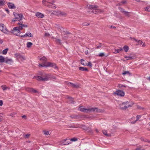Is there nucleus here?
Wrapping results in <instances>:
<instances>
[{"label": "nucleus", "instance_id": "48", "mask_svg": "<svg viewBox=\"0 0 150 150\" xmlns=\"http://www.w3.org/2000/svg\"><path fill=\"white\" fill-rule=\"evenodd\" d=\"M99 44H100V45L98 46L97 47V49H100L101 47V43H100Z\"/></svg>", "mask_w": 150, "mask_h": 150}, {"label": "nucleus", "instance_id": "59", "mask_svg": "<svg viewBox=\"0 0 150 150\" xmlns=\"http://www.w3.org/2000/svg\"><path fill=\"white\" fill-rule=\"evenodd\" d=\"M3 40L0 39V44H1L3 42Z\"/></svg>", "mask_w": 150, "mask_h": 150}, {"label": "nucleus", "instance_id": "10", "mask_svg": "<svg viewBox=\"0 0 150 150\" xmlns=\"http://www.w3.org/2000/svg\"><path fill=\"white\" fill-rule=\"evenodd\" d=\"M14 16L17 18L18 21H21L23 18V15L21 14L16 13L14 15Z\"/></svg>", "mask_w": 150, "mask_h": 150}, {"label": "nucleus", "instance_id": "46", "mask_svg": "<svg viewBox=\"0 0 150 150\" xmlns=\"http://www.w3.org/2000/svg\"><path fill=\"white\" fill-rule=\"evenodd\" d=\"M118 87L120 88H122L123 87H126V86L122 84H119L118 85Z\"/></svg>", "mask_w": 150, "mask_h": 150}, {"label": "nucleus", "instance_id": "8", "mask_svg": "<svg viewBox=\"0 0 150 150\" xmlns=\"http://www.w3.org/2000/svg\"><path fill=\"white\" fill-rule=\"evenodd\" d=\"M0 30L4 33H7L8 32L6 27L3 24H0Z\"/></svg>", "mask_w": 150, "mask_h": 150}, {"label": "nucleus", "instance_id": "11", "mask_svg": "<svg viewBox=\"0 0 150 150\" xmlns=\"http://www.w3.org/2000/svg\"><path fill=\"white\" fill-rule=\"evenodd\" d=\"M8 6V8L10 9H15L16 7L14 4L11 3H8L7 4Z\"/></svg>", "mask_w": 150, "mask_h": 150}, {"label": "nucleus", "instance_id": "45", "mask_svg": "<svg viewBox=\"0 0 150 150\" xmlns=\"http://www.w3.org/2000/svg\"><path fill=\"white\" fill-rule=\"evenodd\" d=\"M141 140L142 141H144V142H149V141L146 139H144L143 138H142L141 139Z\"/></svg>", "mask_w": 150, "mask_h": 150}, {"label": "nucleus", "instance_id": "6", "mask_svg": "<svg viewBox=\"0 0 150 150\" xmlns=\"http://www.w3.org/2000/svg\"><path fill=\"white\" fill-rule=\"evenodd\" d=\"M42 3L44 5L50 8L55 9L57 7L54 4L52 3H50L48 1H46L45 0H43Z\"/></svg>", "mask_w": 150, "mask_h": 150}, {"label": "nucleus", "instance_id": "19", "mask_svg": "<svg viewBox=\"0 0 150 150\" xmlns=\"http://www.w3.org/2000/svg\"><path fill=\"white\" fill-rule=\"evenodd\" d=\"M79 69L81 71H88V69L84 67H80L79 68Z\"/></svg>", "mask_w": 150, "mask_h": 150}, {"label": "nucleus", "instance_id": "9", "mask_svg": "<svg viewBox=\"0 0 150 150\" xmlns=\"http://www.w3.org/2000/svg\"><path fill=\"white\" fill-rule=\"evenodd\" d=\"M114 94L120 96H124L125 93L124 92L121 90L116 91L115 92H114Z\"/></svg>", "mask_w": 150, "mask_h": 150}, {"label": "nucleus", "instance_id": "49", "mask_svg": "<svg viewBox=\"0 0 150 150\" xmlns=\"http://www.w3.org/2000/svg\"><path fill=\"white\" fill-rule=\"evenodd\" d=\"M126 2L127 1L126 0H123L121 2V3L122 4H125L126 3Z\"/></svg>", "mask_w": 150, "mask_h": 150}, {"label": "nucleus", "instance_id": "63", "mask_svg": "<svg viewBox=\"0 0 150 150\" xmlns=\"http://www.w3.org/2000/svg\"><path fill=\"white\" fill-rule=\"evenodd\" d=\"M137 1H139L140 0H135Z\"/></svg>", "mask_w": 150, "mask_h": 150}, {"label": "nucleus", "instance_id": "42", "mask_svg": "<svg viewBox=\"0 0 150 150\" xmlns=\"http://www.w3.org/2000/svg\"><path fill=\"white\" fill-rule=\"evenodd\" d=\"M17 32H18V31H17L15 30H13L12 31V33H13V34L14 35H17Z\"/></svg>", "mask_w": 150, "mask_h": 150}, {"label": "nucleus", "instance_id": "15", "mask_svg": "<svg viewBox=\"0 0 150 150\" xmlns=\"http://www.w3.org/2000/svg\"><path fill=\"white\" fill-rule=\"evenodd\" d=\"M27 91L33 93H38V92L36 90L33 88H28L27 89Z\"/></svg>", "mask_w": 150, "mask_h": 150}, {"label": "nucleus", "instance_id": "52", "mask_svg": "<svg viewBox=\"0 0 150 150\" xmlns=\"http://www.w3.org/2000/svg\"><path fill=\"white\" fill-rule=\"evenodd\" d=\"M30 134H26V135H25V137L26 138H28V137H29V136H30Z\"/></svg>", "mask_w": 150, "mask_h": 150}, {"label": "nucleus", "instance_id": "24", "mask_svg": "<svg viewBox=\"0 0 150 150\" xmlns=\"http://www.w3.org/2000/svg\"><path fill=\"white\" fill-rule=\"evenodd\" d=\"M98 56L101 57H102L103 56L107 57L108 56V54H105L103 52H101L99 53V54L98 55Z\"/></svg>", "mask_w": 150, "mask_h": 150}, {"label": "nucleus", "instance_id": "33", "mask_svg": "<svg viewBox=\"0 0 150 150\" xmlns=\"http://www.w3.org/2000/svg\"><path fill=\"white\" fill-rule=\"evenodd\" d=\"M5 61L4 57L1 56H0V62L3 63Z\"/></svg>", "mask_w": 150, "mask_h": 150}, {"label": "nucleus", "instance_id": "16", "mask_svg": "<svg viewBox=\"0 0 150 150\" xmlns=\"http://www.w3.org/2000/svg\"><path fill=\"white\" fill-rule=\"evenodd\" d=\"M67 83L69 86L71 85V87H73L77 88L78 86L76 85L75 84L69 82H67Z\"/></svg>", "mask_w": 150, "mask_h": 150}, {"label": "nucleus", "instance_id": "32", "mask_svg": "<svg viewBox=\"0 0 150 150\" xmlns=\"http://www.w3.org/2000/svg\"><path fill=\"white\" fill-rule=\"evenodd\" d=\"M123 48L126 52H127L129 49V47L126 45Z\"/></svg>", "mask_w": 150, "mask_h": 150}, {"label": "nucleus", "instance_id": "29", "mask_svg": "<svg viewBox=\"0 0 150 150\" xmlns=\"http://www.w3.org/2000/svg\"><path fill=\"white\" fill-rule=\"evenodd\" d=\"M103 132L104 134L107 137H110V134H107V132L106 130H103Z\"/></svg>", "mask_w": 150, "mask_h": 150}, {"label": "nucleus", "instance_id": "22", "mask_svg": "<svg viewBox=\"0 0 150 150\" xmlns=\"http://www.w3.org/2000/svg\"><path fill=\"white\" fill-rule=\"evenodd\" d=\"M145 149L143 146H139L136 149V150H145Z\"/></svg>", "mask_w": 150, "mask_h": 150}, {"label": "nucleus", "instance_id": "30", "mask_svg": "<svg viewBox=\"0 0 150 150\" xmlns=\"http://www.w3.org/2000/svg\"><path fill=\"white\" fill-rule=\"evenodd\" d=\"M6 3V1L4 0H0V6H4Z\"/></svg>", "mask_w": 150, "mask_h": 150}, {"label": "nucleus", "instance_id": "53", "mask_svg": "<svg viewBox=\"0 0 150 150\" xmlns=\"http://www.w3.org/2000/svg\"><path fill=\"white\" fill-rule=\"evenodd\" d=\"M18 21V20H17V18H16V17H15V18H14L13 20H12V21H14V22H15V21Z\"/></svg>", "mask_w": 150, "mask_h": 150}, {"label": "nucleus", "instance_id": "27", "mask_svg": "<svg viewBox=\"0 0 150 150\" xmlns=\"http://www.w3.org/2000/svg\"><path fill=\"white\" fill-rule=\"evenodd\" d=\"M141 117V115H137L136 116V118H137L136 120H135V121H134V122H131V123H132L133 124L135 123L139 119V118H140Z\"/></svg>", "mask_w": 150, "mask_h": 150}, {"label": "nucleus", "instance_id": "56", "mask_svg": "<svg viewBox=\"0 0 150 150\" xmlns=\"http://www.w3.org/2000/svg\"><path fill=\"white\" fill-rule=\"evenodd\" d=\"M88 50H86L85 51V54L86 55H88Z\"/></svg>", "mask_w": 150, "mask_h": 150}, {"label": "nucleus", "instance_id": "23", "mask_svg": "<svg viewBox=\"0 0 150 150\" xmlns=\"http://www.w3.org/2000/svg\"><path fill=\"white\" fill-rule=\"evenodd\" d=\"M68 99L69 100V103L73 104L74 103V101L72 98L71 97H68Z\"/></svg>", "mask_w": 150, "mask_h": 150}, {"label": "nucleus", "instance_id": "7", "mask_svg": "<svg viewBox=\"0 0 150 150\" xmlns=\"http://www.w3.org/2000/svg\"><path fill=\"white\" fill-rule=\"evenodd\" d=\"M129 106H130V105L127 101L122 103L120 105L121 108L122 109H126Z\"/></svg>", "mask_w": 150, "mask_h": 150}, {"label": "nucleus", "instance_id": "25", "mask_svg": "<svg viewBox=\"0 0 150 150\" xmlns=\"http://www.w3.org/2000/svg\"><path fill=\"white\" fill-rule=\"evenodd\" d=\"M133 40H134L136 41V42L137 43H138V44H139L140 45H142L143 42L142 41L140 40H137L136 39H135V38H133Z\"/></svg>", "mask_w": 150, "mask_h": 150}, {"label": "nucleus", "instance_id": "18", "mask_svg": "<svg viewBox=\"0 0 150 150\" xmlns=\"http://www.w3.org/2000/svg\"><path fill=\"white\" fill-rule=\"evenodd\" d=\"M5 62L7 64H11L13 62L12 60L11 59H6L5 61Z\"/></svg>", "mask_w": 150, "mask_h": 150}, {"label": "nucleus", "instance_id": "4", "mask_svg": "<svg viewBox=\"0 0 150 150\" xmlns=\"http://www.w3.org/2000/svg\"><path fill=\"white\" fill-rule=\"evenodd\" d=\"M88 8L89 9L92 10L91 12L95 14L103 12V10L98 9V6L96 5L89 6Z\"/></svg>", "mask_w": 150, "mask_h": 150}, {"label": "nucleus", "instance_id": "31", "mask_svg": "<svg viewBox=\"0 0 150 150\" xmlns=\"http://www.w3.org/2000/svg\"><path fill=\"white\" fill-rule=\"evenodd\" d=\"M43 132H44V134L45 135H50V134L49 131L44 130Z\"/></svg>", "mask_w": 150, "mask_h": 150}, {"label": "nucleus", "instance_id": "61", "mask_svg": "<svg viewBox=\"0 0 150 150\" xmlns=\"http://www.w3.org/2000/svg\"><path fill=\"white\" fill-rule=\"evenodd\" d=\"M130 39H131V40H133V38H132V37H130Z\"/></svg>", "mask_w": 150, "mask_h": 150}, {"label": "nucleus", "instance_id": "5", "mask_svg": "<svg viewBox=\"0 0 150 150\" xmlns=\"http://www.w3.org/2000/svg\"><path fill=\"white\" fill-rule=\"evenodd\" d=\"M18 24L19 25V26H17L14 27L13 28L14 30L17 31H20L23 28H27L28 26L26 25L23 24L21 22L18 23Z\"/></svg>", "mask_w": 150, "mask_h": 150}, {"label": "nucleus", "instance_id": "21", "mask_svg": "<svg viewBox=\"0 0 150 150\" xmlns=\"http://www.w3.org/2000/svg\"><path fill=\"white\" fill-rule=\"evenodd\" d=\"M144 10L148 12H150V5L144 8Z\"/></svg>", "mask_w": 150, "mask_h": 150}, {"label": "nucleus", "instance_id": "51", "mask_svg": "<svg viewBox=\"0 0 150 150\" xmlns=\"http://www.w3.org/2000/svg\"><path fill=\"white\" fill-rule=\"evenodd\" d=\"M50 35V34L48 33H45V36H49Z\"/></svg>", "mask_w": 150, "mask_h": 150}, {"label": "nucleus", "instance_id": "64", "mask_svg": "<svg viewBox=\"0 0 150 150\" xmlns=\"http://www.w3.org/2000/svg\"><path fill=\"white\" fill-rule=\"evenodd\" d=\"M70 34L69 33H67L66 34V35H67L68 34Z\"/></svg>", "mask_w": 150, "mask_h": 150}, {"label": "nucleus", "instance_id": "12", "mask_svg": "<svg viewBox=\"0 0 150 150\" xmlns=\"http://www.w3.org/2000/svg\"><path fill=\"white\" fill-rule=\"evenodd\" d=\"M46 63H42V64H39V67H52L53 68H54V67L52 65H48Z\"/></svg>", "mask_w": 150, "mask_h": 150}, {"label": "nucleus", "instance_id": "35", "mask_svg": "<svg viewBox=\"0 0 150 150\" xmlns=\"http://www.w3.org/2000/svg\"><path fill=\"white\" fill-rule=\"evenodd\" d=\"M33 43L30 42H28L27 43V47L28 48L30 47L32 45Z\"/></svg>", "mask_w": 150, "mask_h": 150}, {"label": "nucleus", "instance_id": "60", "mask_svg": "<svg viewBox=\"0 0 150 150\" xmlns=\"http://www.w3.org/2000/svg\"><path fill=\"white\" fill-rule=\"evenodd\" d=\"M145 43H144L142 45V47H145Z\"/></svg>", "mask_w": 150, "mask_h": 150}, {"label": "nucleus", "instance_id": "47", "mask_svg": "<svg viewBox=\"0 0 150 150\" xmlns=\"http://www.w3.org/2000/svg\"><path fill=\"white\" fill-rule=\"evenodd\" d=\"M17 36H19L21 37V33L20 31H17Z\"/></svg>", "mask_w": 150, "mask_h": 150}, {"label": "nucleus", "instance_id": "14", "mask_svg": "<svg viewBox=\"0 0 150 150\" xmlns=\"http://www.w3.org/2000/svg\"><path fill=\"white\" fill-rule=\"evenodd\" d=\"M29 36L30 37H32L33 35H32L31 33H26L24 35H21V38H25Z\"/></svg>", "mask_w": 150, "mask_h": 150}, {"label": "nucleus", "instance_id": "37", "mask_svg": "<svg viewBox=\"0 0 150 150\" xmlns=\"http://www.w3.org/2000/svg\"><path fill=\"white\" fill-rule=\"evenodd\" d=\"M1 87L3 90L4 91L6 90L7 89V87L5 85H3Z\"/></svg>", "mask_w": 150, "mask_h": 150}, {"label": "nucleus", "instance_id": "28", "mask_svg": "<svg viewBox=\"0 0 150 150\" xmlns=\"http://www.w3.org/2000/svg\"><path fill=\"white\" fill-rule=\"evenodd\" d=\"M58 15H59L63 16H64L66 15V14L65 13L62 12L60 11H58Z\"/></svg>", "mask_w": 150, "mask_h": 150}, {"label": "nucleus", "instance_id": "62", "mask_svg": "<svg viewBox=\"0 0 150 150\" xmlns=\"http://www.w3.org/2000/svg\"><path fill=\"white\" fill-rule=\"evenodd\" d=\"M147 79H148V80H149V81H150V77H149L148 78H148H147Z\"/></svg>", "mask_w": 150, "mask_h": 150}, {"label": "nucleus", "instance_id": "38", "mask_svg": "<svg viewBox=\"0 0 150 150\" xmlns=\"http://www.w3.org/2000/svg\"><path fill=\"white\" fill-rule=\"evenodd\" d=\"M15 55L17 57V58H20L21 57V54L18 53H16L15 54Z\"/></svg>", "mask_w": 150, "mask_h": 150}, {"label": "nucleus", "instance_id": "41", "mask_svg": "<svg viewBox=\"0 0 150 150\" xmlns=\"http://www.w3.org/2000/svg\"><path fill=\"white\" fill-rule=\"evenodd\" d=\"M92 64L91 62H89L88 64L87 63L86 66H89V67H92Z\"/></svg>", "mask_w": 150, "mask_h": 150}, {"label": "nucleus", "instance_id": "43", "mask_svg": "<svg viewBox=\"0 0 150 150\" xmlns=\"http://www.w3.org/2000/svg\"><path fill=\"white\" fill-rule=\"evenodd\" d=\"M77 138H74L71 139H70V141L75 142V141H77Z\"/></svg>", "mask_w": 150, "mask_h": 150}, {"label": "nucleus", "instance_id": "17", "mask_svg": "<svg viewBox=\"0 0 150 150\" xmlns=\"http://www.w3.org/2000/svg\"><path fill=\"white\" fill-rule=\"evenodd\" d=\"M67 140V139H64L62 141V143H64V145H67L71 143V142H70V140L69 141V142H66Z\"/></svg>", "mask_w": 150, "mask_h": 150}, {"label": "nucleus", "instance_id": "20", "mask_svg": "<svg viewBox=\"0 0 150 150\" xmlns=\"http://www.w3.org/2000/svg\"><path fill=\"white\" fill-rule=\"evenodd\" d=\"M122 74L123 75H127L129 76L131 75V74L128 71H125L122 73Z\"/></svg>", "mask_w": 150, "mask_h": 150}, {"label": "nucleus", "instance_id": "39", "mask_svg": "<svg viewBox=\"0 0 150 150\" xmlns=\"http://www.w3.org/2000/svg\"><path fill=\"white\" fill-rule=\"evenodd\" d=\"M124 13L126 16H129V13L128 12L125 11L124 12Z\"/></svg>", "mask_w": 150, "mask_h": 150}, {"label": "nucleus", "instance_id": "36", "mask_svg": "<svg viewBox=\"0 0 150 150\" xmlns=\"http://www.w3.org/2000/svg\"><path fill=\"white\" fill-rule=\"evenodd\" d=\"M8 50V48H6L3 50L2 53L4 54H6Z\"/></svg>", "mask_w": 150, "mask_h": 150}, {"label": "nucleus", "instance_id": "2", "mask_svg": "<svg viewBox=\"0 0 150 150\" xmlns=\"http://www.w3.org/2000/svg\"><path fill=\"white\" fill-rule=\"evenodd\" d=\"M36 78L38 80L46 81L49 80L51 77V76L49 74H43L41 76H38Z\"/></svg>", "mask_w": 150, "mask_h": 150}, {"label": "nucleus", "instance_id": "44", "mask_svg": "<svg viewBox=\"0 0 150 150\" xmlns=\"http://www.w3.org/2000/svg\"><path fill=\"white\" fill-rule=\"evenodd\" d=\"M119 10L123 13H124V12L125 11L122 8L119 7Z\"/></svg>", "mask_w": 150, "mask_h": 150}, {"label": "nucleus", "instance_id": "58", "mask_svg": "<svg viewBox=\"0 0 150 150\" xmlns=\"http://www.w3.org/2000/svg\"><path fill=\"white\" fill-rule=\"evenodd\" d=\"M22 117L23 118H25V119L26 118V116L25 115H24L23 116H22Z\"/></svg>", "mask_w": 150, "mask_h": 150}, {"label": "nucleus", "instance_id": "13", "mask_svg": "<svg viewBox=\"0 0 150 150\" xmlns=\"http://www.w3.org/2000/svg\"><path fill=\"white\" fill-rule=\"evenodd\" d=\"M35 16L38 18H43L44 16V14L40 12H37L36 13Z\"/></svg>", "mask_w": 150, "mask_h": 150}, {"label": "nucleus", "instance_id": "50", "mask_svg": "<svg viewBox=\"0 0 150 150\" xmlns=\"http://www.w3.org/2000/svg\"><path fill=\"white\" fill-rule=\"evenodd\" d=\"M115 52H114L115 54L119 52V50L118 49L117 50L115 49Z\"/></svg>", "mask_w": 150, "mask_h": 150}, {"label": "nucleus", "instance_id": "26", "mask_svg": "<svg viewBox=\"0 0 150 150\" xmlns=\"http://www.w3.org/2000/svg\"><path fill=\"white\" fill-rule=\"evenodd\" d=\"M81 64L84 66H86L87 63L85 62V60L83 59H81Z\"/></svg>", "mask_w": 150, "mask_h": 150}, {"label": "nucleus", "instance_id": "1", "mask_svg": "<svg viewBox=\"0 0 150 150\" xmlns=\"http://www.w3.org/2000/svg\"><path fill=\"white\" fill-rule=\"evenodd\" d=\"M79 110L82 112L85 113L98 112H99V110L96 108H86L80 107Z\"/></svg>", "mask_w": 150, "mask_h": 150}, {"label": "nucleus", "instance_id": "55", "mask_svg": "<svg viewBox=\"0 0 150 150\" xmlns=\"http://www.w3.org/2000/svg\"><path fill=\"white\" fill-rule=\"evenodd\" d=\"M3 101L1 100H0V105L1 106L3 105Z\"/></svg>", "mask_w": 150, "mask_h": 150}, {"label": "nucleus", "instance_id": "34", "mask_svg": "<svg viewBox=\"0 0 150 150\" xmlns=\"http://www.w3.org/2000/svg\"><path fill=\"white\" fill-rule=\"evenodd\" d=\"M125 57L127 60L133 59L134 58V57L133 56Z\"/></svg>", "mask_w": 150, "mask_h": 150}, {"label": "nucleus", "instance_id": "40", "mask_svg": "<svg viewBox=\"0 0 150 150\" xmlns=\"http://www.w3.org/2000/svg\"><path fill=\"white\" fill-rule=\"evenodd\" d=\"M55 41L57 43H58L59 44L61 43V40L60 39H55Z\"/></svg>", "mask_w": 150, "mask_h": 150}, {"label": "nucleus", "instance_id": "54", "mask_svg": "<svg viewBox=\"0 0 150 150\" xmlns=\"http://www.w3.org/2000/svg\"><path fill=\"white\" fill-rule=\"evenodd\" d=\"M89 24L87 23H83V25H84V26H87V25H89Z\"/></svg>", "mask_w": 150, "mask_h": 150}, {"label": "nucleus", "instance_id": "3", "mask_svg": "<svg viewBox=\"0 0 150 150\" xmlns=\"http://www.w3.org/2000/svg\"><path fill=\"white\" fill-rule=\"evenodd\" d=\"M38 58L42 63H46L48 65H52L54 67V68L55 69L57 68V66L54 63L47 62V59L45 57L43 56L41 57V56H39L38 57Z\"/></svg>", "mask_w": 150, "mask_h": 150}, {"label": "nucleus", "instance_id": "57", "mask_svg": "<svg viewBox=\"0 0 150 150\" xmlns=\"http://www.w3.org/2000/svg\"><path fill=\"white\" fill-rule=\"evenodd\" d=\"M119 51H121L122 50V48H120L119 49H118Z\"/></svg>", "mask_w": 150, "mask_h": 150}]
</instances>
